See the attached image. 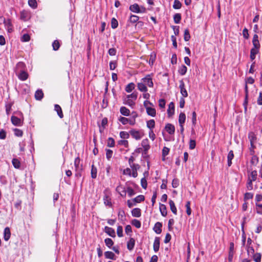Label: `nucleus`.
<instances>
[{
    "mask_svg": "<svg viewBox=\"0 0 262 262\" xmlns=\"http://www.w3.org/2000/svg\"><path fill=\"white\" fill-rule=\"evenodd\" d=\"M14 134L17 137H21L23 134V132L21 130L18 129V128H15L14 129Z\"/></svg>",
    "mask_w": 262,
    "mask_h": 262,
    "instance_id": "052dcab7",
    "label": "nucleus"
},
{
    "mask_svg": "<svg viewBox=\"0 0 262 262\" xmlns=\"http://www.w3.org/2000/svg\"><path fill=\"white\" fill-rule=\"evenodd\" d=\"M165 130L170 135H173L174 134L175 132V128L174 125H173L172 124L168 123L165 126Z\"/></svg>",
    "mask_w": 262,
    "mask_h": 262,
    "instance_id": "9b49d317",
    "label": "nucleus"
},
{
    "mask_svg": "<svg viewBox=\"0 0 262 262\" xmlns=\"http://www.w3.org/2000/svg\"><path fill=\"white\" fill-rule=\"evenodd\" d=\"M141 184L143 188L146 189L147 188V183L145 178H143L141 179Z\"/></svg>",
    "mask_w": 262,
    "mask_h": 262,
    "instance_id": "338daca9",
    "label": "nucleus"
},
{
    "mask_svg": "<svg viewBox=\"0 0 262 262\" xmlns=\"http://www.w3.org/2000/svg\"><path fill=\"white\" fill-rule=\"evenodd\" d=\"M187 70V67L185 65H182L180 67L178 72L180 75H184L186 74Z\"/></svg>",
    "mask_w": 262,
    "mask_h": 262,
    "instance_id": "c9c22d12",
    "label": "nucleus"
},
{
    "mask_svg": "<svg viewBox=\"0 0 262 262\" xmlns=\"http://www.w3.org/2000/svg\"><path fill=\"white\" fill-rule=\"evenodd\" d=\"M255 262H261V254L260 253H256L252 256Z\"/></svg>",
    "mask_w": 262,
    "mask_h": 262,
    "instance_id": "f704fd0d",
    "label": "nucleus"
},
{
    "mask_svg": "<svg viewBox=\"0 0 262 262\" xmlns=\"http://www.w3.org/2000/svg\"><path fill=\"white\" fill-rule=\"evenodd\" d=\"M30 37L29 35L28 34H24L21 39L22 41H25V42L28 41L30 40Z\"/></svg>",
    "mask_w": 262,
    "mask_h": 262,
    "instance_id": "774afa93",
    "label": "nucleus"
},
{
    "mask_svg": "<svg viewBox=\"0 0 262 262\" xmlns=\"http://www.w3.org/2000/svg\"><path fill=\"white\" fill-rule=\"evenodd\" d=\"M186 208V213L187 215H190L191 213V210L190 208V202L188 201L185 205Z\"/></svg>",
    "mask_w": 262,
    "mask_h": 262,
    "instance_id": "603ef678",
    "label": "nucleus"
},
{
    "mask_svg": "<svg viewBox=\"0 0 262 262\" xmlns=\"http://www.w3.org/2000/svg\"><path fill=\"white\" fill-rule=\"evenodd\" d=\"M160 211L162 216H165L167 215L166 207L165 205L160 204Z\"/></svg>",
    "mask_w": 262,
    "mask_h": 262,
    "instance_id": "cd10ccee",
    "label": "nucleus"
},
{
    "mask_svg": "<svg viewBox=\"0 0 262 262\" xmlns=\"http://www.w3.org/2000/svg\"><path fill=\"white\" fill-rule=\"evenodd\" d=\"M169 204L170 206V209L172 213L174 214H177V208L175 206L174 203L172 200H169Z\"/></svg>",
    "mask_w": 262,
    "mask_h": 262,
    "instance_id": "c85d7f7f",
    "label": "nucleus"
},
{
    "mask_svg": "<svg viewBox=\"0 0 262 262\" xmlns=\"http://www.w3.org/2000/svg\"><path fill=\"white\" fill-rule=\"evenodd\" d=\"M12 163L15 168H19L20 167V163L18 159H13L12 161Z\"/></svg>",
    "mask_w": 262,
    "mask_h": 262,
    "instance_id": "49530a36",
    "label": "nucleus"
},
{
    "mask_svg": "<svg viewBox=\"0 0 262 262\" xmlns=\"http://www.w3.org/2000/svg\"><path fill=\"white\" fill-rule=\"evenodd\" d=\"M179 87L180 89V92L182 95L184 97H187L188 96V93L185 89L184 82L182 80L180 81Z\"/></svg>",
    "mask_w": 262,
    "mask_h": 262,
    "instance_id": "20e7f679",
    "label": "nucleus"
},
{
    "mask_svg": "<svg viewBox=\"0 0 262 262\" xmlns=\"http://www.w3.org/2000/svg\"><path fill=\"white\" fill-rule=\"evenodd\" d=\"M155 126V122L154 120L151 119L147 122V127L149 128L150 130H152Z\"/></svg>",
    "mask_w": 262,
    "mask_h": 262,
    "instance_id": "e433bc0d",
    "label": "nucleus"
},
{
    "mask_svg": "<svg viewBox=\"0 0 262 262\" xmlns=\"http://www.w3.org/2000/svg\"><path fill=\"white\" fill-rule=\"evenodd\" d=\"M126 191L128 194V195L129 197L134 195L135 194V191L134 190V189L130 187H127V188L126 189Z\"/></svg>",
    "mask_w": 262,
    "mask_h": 262,
    "instance_id": "6e6d98bb",
    "label": "nucleus"
},
{
    "mask_svg": "<svg viewBox=\"0 0 262 262\" xmlns=\"http://www.w3.org/2000/svg\"><path fill=\"white\" fill-rule=\"evenodd\" d=\"M107 145L108 147H112L115 145V141L113 138L110 137L107 141Z\"/></svg>",
    "mask_w": 262,
    "mask_h": 262,
    "instance_id": "8fccbe9b",
    "label": "nucleus"
},
{
    "mask_svg": "<svg viewBox=\"0 0 262 262\" xmlns=\"http://www.w3.org/2000/svg\"><path fill=\"white\" fill-rule=\"evenodd\" d=\"M174 113V103L171 102L168 105V108L167 109V114L169 117L172 116Z\"/></svg>",
    "mask_w": 262,
    "mask_h": 262,
    "instance_id": "9d476101",
    "label": "nucleus"
},
{
    "mask_svg": "<svg viewBox=\"0 0 262 262\" xmlns=\"http://www.w3.org/2000/svg\"><path fill=\"white\" fill-rule=\"evenodd\" d=\"M105 205L111 207L112 206L111 200L108 196L105 195L103 198Z\"/></svg>",
    "mask_w": 262,
    "mask_h": 262,
    "instance_id": "37998d69",
    "label": "nucleus"
},
{
    "mask_svg": "<svg viewBox=\"0 0 262 262\" xmlns=\"http://www.w3.org/2000/svg\"><path fill=\"white\" fill-rule=\"evenodd\" d=\"M190 39V35L189 34V31L188 29H186L184 31V39L185 41H187L189 40Z\"/></svg>",
    "mask_w": 262,
    "mask_h": 262,
    "instance_id": "a19ab883",
    "label": "nucleus"
},
{
    "mask_svg": "<svg viewBox=\"0 0 262 262\" xmlns=\"http://www.w3.org/2000/svg\"><path fill=\"white\" fill-rule=\"evenodd\" d=\"M54 110L57 112L60 118H62L63 117L62 109L58 104L54 105Z\"/></svg>",
    "mask_w": 262,
    "mask_h": 262,
    "instance_id": "dca6fc26",
    "label": "nucleus"
},
{
    "mask_svg": "<svg viewBox=\"0 0 262 262\" xmlns=\"http://www.w3.org/2000/svg\"><path fill=\"white\" fill-rule=\"evenodd\" d=\"M248 138L250 141L251 148H254V143L256 140V135L253 132H251L248 134Z\"/></svg>",
    "mask_w": 262,
    "mask_h": 262,
    "instance_id": "6e6552de",
    "label": "nucleus"
},
{
    "mask_svg": "<svg viewBox=\"0 0 262 262\" xmlns=\"http://www.w3.org/2000/svg\"><path fill=\"white\" fill-rule=\"evenodd\" d=\"M120 111L121 114L125 116H128L129 115L130 111L125 106H122L120 107Z\"/></svg>",
    "mask_w": 262,
    "mask_h": 262,
    "instance_id": "a878e982",
    "label": "nucleus"
},
{
    "mask_svg": "<svg viewBox=\"0 0 262 262\" xmlns=\"http://www.w3.org/2000/svg\"><path fill=\"white\" fill-rule=\"evenodd\" d=\"M253 194L251 192H246L244 195V200H248L253 198Z\"/></svg>",
    "mask_w": 262,
    "mask_h": 262,
    "instance_id": "69168bd1",
    "label": "nucleus"
},
{
    "mask_svg": "<svg viewBox=\"0 0 262 262\" xmlns=\"http://www.w3.org/2000/svg\"><path fill=\"white\" fill-rule=\"evenodd\" d=\"M234 158V154H233V151L232 150H230L228 154V156H227V162H228V166L229 167L231 166V164H232V160Z\"/></svg>",
    "mask_w": 262,
    "mask_h": 262,
    "instance_id": "6ab92c4d",
    "label": "nucleus"
},
{
    "mask_svg": "<svg viewBox=\"0 0 262 262\" xmlns=\"http://www.w3.org/2000/svg\"><path fill=\"white\" fill-rule=\"evenodd\" d=\"M133 171L132 176L134 178H136L138 176L137 170L139 169L140 166L139 164L133 165V166L130 167Z\"/></svg>",
    "mask_w": 262,
    "mask_h": 262,
    "instance_id": "4468645a",
    "label": "nucleus"
},
{
    "mask_svg": "<svg viewBox=\"0 0 262 262\" xmlns=\"http://www.w3.org/2000/svg\"><path fill=\"white\" fill-rule=\"evenodd\" d=\"M160 239L159 237H156L153 245V249L155 252H157L160 248Z\"/></svg>",
    "mask_w": 262,
    "mask_h": 262,
    "instance_id": "1a4fd4ad",
    "label": "nucleus"
},
{
    "mask_svg": "<svg viewBox=\"0 0 262 262\" xmlns=\"http://www.w3.org/2000/svg\"><path fill=\"white\" fill-rule=\"evenodd\" d=\"M118 21L115 18H113L111 20V26L113 29H115L118 27Z\"/></svg>",
    "mask_w": 262,
    "mask_h": 262,
    "instance_id": "5fc2aeb1",
    "label": "nucleus"
},
{
    "mask_svg": "<svg viewBox=\"0 0 262 262\" xmlns=\"http://www.w3.org/2000/svg\"><path fill=\"white\" fill-rule=\"evenodd\" d=\"M132 214L134 217H140L141 215V209L138 208L133 209L132 211Z\"/></svg>",
    "mask_w": 262,
    "mask_h": 262,
    "instance_id": "aec40b11",
    "label": "nucleus"
},
{
    "mask_svg": "<svg viewBox=\"0 0 262 262\" xmlns=\"http://www.w3.org/2000/svg\"><path fill=\"white\" fill-rule=\"evenodd\" d=\"M141 145L144 149V154H146L150 148L148 140L147 139H143L142 141Z\"/></svg>",
    "mask_w": 262,
    "mask_h": 262,
    "instance_id": "0eeeda50",
    "label": "nucleus"
},
{
    "mask_svg": "<svg viewBox=\"0 0 262 262\" xmlns=\"http://www.w3.org/2000/svg\"><path fill=\"white\" fill-rule=\"evenodd\" d=\"M173 20L176 24H179L181 20V15L180 13H176L173 16Z\"/></svg>",
    "mask_w": 262,
    "mask_h": 262,
    "instance_id": "4c0bfd02",
    "label": "nucleus"
},
{
    "mask_svg": "<svg viewBox=\"0 0 262 262\" xmlns=\"http://www.w3.org/2000/svg\"><path fill=\"white\" fill-rule=\"evenodd\" d=\"M139 19V17L138 16L135 15H132L130 16L129 20H130V23H135L137 21H138Z\"/></svg>",
    "mask_w": 262,
    "mask_h": 262,
    "instance_id": "864d4df0",
    "label": "nucleus"
},
{
    "mask_svg": "<svg viewBox=\"0 0 262 262\" xmlns=\"http://www.w3.org/2000/svg\"><path fill=\"white\" fill-rule=\"evenodd\" d=\"M11 120L12 123L15 126H20L23 124V121L16 116H12L11 118Z\"/></svg>",
    "mask_w": 262,
    "mask_h": 262,
    "instance_id": "39448f33",
    "label": "nucleus"
},
{
    "mask_svg": "<svg viewBox=\"0 0 262 262\" xmlns=\"http://www.w3.org/2000/svg\"><path fill=\"white\" fill-rule=\"evenodd\" d=\"M110 69L111 70H113L115 69L117 67V62L116 61H111L110 62Z\"/></svg>",
    "mask_w": 262,
    "mask_h": 262,
    "instance_id": "680f3d73",
    "label": "nucleus"
},
{
    "mask_svg": "<svg viewBox=\"0 0 262 262\" xmlns=\"http://www.w3.org/2000/svg\"><path fill=\"white\" fill-rule=\"evenodd\" d=\"M137 96L138 93L134 92L131 94L127 95L126 99L124 100V103L132 107H134L135 104V101L137 99Z\"/></svg>",
    "mask_w": 262,
    "mask_h": 262,
    "instance_id": "f257e3e1",
    "label": "nucleus"
},
{
    "mask_svg": "<svg viewBox=\"0 0 262 262\" xmlns=\"http://www.w3.org/2000/svg\"><path fill=\"white\" fill-rule=\"evenodd\" d=\"M140 7L137 4H133L129 7V10L135 13H140Z\"/></svg>",
    "mask_w": 262,
    "mask_h": 262,
    "instance_id": "393cba45",
    "label": "nucleus"
},
{
    "mask_svg": "<svg viewBox=\"0 0 262 262\" xmlns=\"http://www.w3.org/2000/svg\"><path fill=\"white\" fill-rule=\"evenodd\" d=\"M132 224L137 228L141 227V223L139 220L134 219L132 221Z\"/></svg>",
    "mask_w": 262,
    "mask_h": 262,
    "instance_id": "4d7b16f0",
    "label": "nucleus"
},
{
    "mask_svg": "<svg viewBox=\"0 0 262 262\" xmlns=\"http://www.w3.org/2000/svg\"><path fill=\"white\" fill-rule=\"evenodd\" d=\"M182 7V4L179 0H174L173 5V8L174 9H179Z\"/></svg>",
    "mask_w": 262,
    "mask_h": 262,
    "instance_id": "ea45409f",
    "label": "nucleus"
},
{
    "mask_svg": "<svg viewBox=\"0 0 262 262\" xmlns=\"http://www.w3.org/2000/svg\"><path fill=\"white\" fill-rule=\"evenodd\" d=\"M104 256L106 258H109L111 259H115V254L111 251H106L104 252Z\"/></svg>",
    "mask_w": 262,
    "mask_h": 262,
    "instance_id": "c756f323",
    "label": "nucleus"
},
{
    "mask_svg": "<svg viewBox=\"0 0 262 262\" xmlns=\"http://www.w3.org/2000/svg\"><path fill=\"white\" fill-rule=\"evenodd\" d=\"M129 134L136 140H140L143 136L142 133L135 129L130 130Z\"/></svg>",
    "mask_w": 262,
    "mask_h": 262,
    "instance_id": "7ed1b4c3",
    "label": "nucleus"
},
{
    "mask_svg": "<svg viewBox=\"0 0 262 262\" xmlns=\"http://www.w3.org/2000/svg\"><path fill=\"white\" fill-rule=\"evenodd\" d=\"M253 48L256 49H260V45L258 40V36L257 34H254L252 39Z\"/></svg>",
    "mask_w": 262,
    "mask_h": 262,
    "instance_id": "423d86ee",
    "label": "nucleus"
},
{
    "mask_svg": "<svg viewBox=\"0 0 262 262\" xmlns=\"http://www.w3.org/2000/svg\"><path fill=\"white\" fill-rule=\"evenodd\" d=\"M97 170L94 165H92L91 168V177L93 179H95L97 177Z\"/></svg>",
    "mask_w": 262,
    "mask_h": 262,
    "instance_id": "58836bf2",
    "label": "nucleus"
},
{
    "mask_svg": "<svg viewBox=\"0 0 262 262\" xmlns=\"http://www.w3.org/2000/svg\"><path fill=\"white\" fill-rule=\"evenodd\" d=\"M186 120V116L184 113H181L179 117V123L180 124H183Z\"/></svg>",
    "mask_w": 262,
    "mask_h": 262,
    "instance_id": "473e14b6",
    "label": "nucleus"
},
{
    "mask_svg": "<svg viewBox=\"0 0 262 262\" xmlns=\"http://www.w3.org/2000/svg\"><path fill=\"white\" fill-rule=\"evenodd\" d=\"M162 223L160 222H157L154 227L153 230L157 234H160L162 232Z\"/></svg>",
    "mask_w": 262,
    "mask_h": 262,
    "instance_id": "ddd939ff",
    "label": "nucleus"
},
{
    "mask_svg": "<svg viewBox=\"0 0 262 262\" xmlns=\"http://www.w3.org/2000/svg\"><path fill=\"white\" fill-rule=\"evenodd\" d=\"M135 241L133 238H130L127 242V247L129 250H132L135 246Z\"/></svg>",
    "mask_w": 262,
    "mask_h": 262,
    "instance_id": "412c9836",
    "label": "nucleus"
},
{
    "mask_svg": "<svg viewBox=\"0 0 262 262\" xmlns=\"http://www.w3.org/2000/svg\"><path fill=\"white\" fill-rule=\"evenodd\" d=\"M135 89V84L133 82L129 83L125 87V91L127 93L131 92Z\"/></svg>",
    "mask_w": 262,
    "mask_h": 262,
    "instance_id": "72a5a7b5",
    "label": "nucleus"
},
{
    "mask_svg": "<svg viewBox=\"0 0 262 262\" xmlns=\"http://www.w3.org/2000/svg\"><path fill=\"white\" fill-rule=\"evenodd\" d=\"M257 171L256 170L252 171L250 176H249L248 180H251V181H255L257 178Z\"/></svg>",
    "mask_w": 262,
    "mask_h": 262,
    "instance_id": "7c9ffc66",
    "label": "nucleus"
},
{
    "mask_svg": "<svg viewBox=\"0 0 262 262\" xmlns=\"http://www.w3.org/2000/svg\"><path fill=\"white\" fill-rule=\"evenodd\" d=\"M169 152V149L168 147H164L162 149V160H165V157L167 156Z\"/></svg>",
    "mask_w": 262,
    "mask_h": 262,
    "instance_id": "c03bdc74",
    "label": "nucleus"
},
{
    "mask_svg": "<svg viewBox=\"0 0 262 262\" xmlns=\"http://www.w3.org/2000/svg\"><path fill=\"white\" fill-rule=\"evenodd\" d=\"M120 137L123 139H127L129 137V134L126 132L122 131L120 133Z\"/></svg>",
    "mask_w": 262,
    "mask_h": 262,
    "instance_id": "3c124183",
    "label": "nucleus"
},
{
    "mask_svg": "<svg viewBox=\"0 0 262 262\" xmlns=\"http://www.w3.org/2000/svg\"><path fill=\"white\" fill-rule=\"evenodd\" d=\"M246 249H247V254L249 256H252L253 254H255L254 248L252 247L249 246H247Z\"/></svg>",
    "mask_w": 262,
    "mask_h": 262,
    "instance_id": "79ce46f5",
    "label": "nucleus"
},
{
    "mask_svg": "<svg viewBox=\"0 0 262 262\" xmlns=\"http://www.w3.org/2000/svg\"><path fill=\"white\" fill-rule=\"evenodd\" d=\"M43 97V93L41 90H38L35 93V98L37 100H41Z\"/></svg>",
    "mask_w": 262,
    "mask_h": 262,
    "instance_id": "a211bd4d",
    "label": "nucleus"
},
{
    "mask_svg": "<svg viewBox=\"0 0 262 262\" xmlns=\"http://www.w3.org/2000/svg\"><path fill=\"white\" fill-rule=\"evenodd\" d=\"M147 114L152 117H155L156 115V111L154 108L148 107L146 108Z\"/></svg>",
    "mask_w": 262,
    "mask_h": 262,
    "instance_id": "bb28decb",
    "label": "nucleus"
},
{
    "mask_svg": "<svg viewBox=\"0 0 262 262\" xmlns=\"http://www.w3.org/2000/svg\"><path fill=\"white\" fill-rule=\"evenodd\" d=\"M11 236L10 230L9 227H6L4 231V238L6 241H8Z\"/></svg>",
    "mask_w": 262,
    "mask_h": 262,
    "instance_id": "2eb2a0df",
    "label": "nucleus"
},
{
    "mask_svg": "<svg viewBox=\"0 0 262 262\" xmlns=\"http://www.w3.org/2000/svg\"><path fill=\"white\" fill-rule=\"evenodd\" d=\"M119 120L123 125H125L128 123L129 119L124 117H120L119 119Z\"/></svg>",
    "mask_w": 262,
    "mask_h": 262,
    "instance_id": "13d9d810",
    "label": "nucleus"
},
{
    "mask_svg": "<svg viewBox=\"0 0 262 262\" xmlns=\"http://www.w3.org/2000/svg\"><path fill=\"white\" fill-rule=\"evenodd\" d=\"M245 101L244 102V105L245 107V110H246V105L248 104V88L247 84L245 83Z\"/></svg>",
    "mask_w": 262,
    "mask_h": 262,
    "instance_id": "b1692460",
    "label": "nucleus"
},
{
    "mask_svg": "<svg viewBox=\"0 0 262 262\" xmlns=\"http://www.w3.org/2000/svg\"><path fill=\"white\" fill-rule=\"evenodd\" d=\"M28 5L33 9H35L37 7V4L36 0H29Z\"/></svg>",
    "mask_w": 262,
    "mask_h": 262,
    "instance_id": "de8ad7c7",
    "label": "nucleus"
},
{
    "mask_svg": "<svg viewBox=\"0 0 262 262\" xmlns=\"http://www.w3.org/2000/svg\"><path fill=\"white\" fill-rule=\"evenodd\" d=\"M28 17V13L25 11H23L20 12V18L24 20H26Z\"/></svg>",
    "mask_w": 262,
    "mask_h": 262,
    "instance_id": "0e129e2a",
    "label": "nucleus"
},
{
    "mask_svg": "<svg viewBox=\"0 0 262 262\" xmlns=\"http://www.w3.org/2000/svg\"><path fill=\"white\" fill-rule=\"evenodd\" d=\"M18 77L21 80H26L28 77V74L24 71H21L18 74Z\"/></svg>",
    "mask_w": 262,
    "mask_h": 262,
    "instance_id": "f3484780",
    "label": "nucleus"
},
{
    "mask_svg": "<svg viewBox=\"0 0 262 262\" xmlns=\"http://www.w3.org/2000/svg\"><path fill=\"white\" fill-rule=\"evenodd\" d=\"M137 87L138 90L141 92H147V88L146 86L142 82L138 83Z\"/></svg>",
    "mask_w": 262,
    "mask_h": 262,
    "instance_id": "4be33fe9",
    "label": "nucleus"
},
{
    "mask_svg": "<svg viewBox=\"0 0 262 262\" xmlns=\"http://www.w3.org/2000/svg\"><path fill=\"white\" fill-rule=\"evenodd\" d=\"M53 49L54 51H57L60 47V43L57 40H55L52 43Z\"/></svg>",
    "mask_w": 262,
    "mask_h": 262,
    "instance_id": "09e8293b",
    "label": "nucleus"
},
{
    "mask_svg": "<svg viewBox=\"0 0 262 262\" xmlns=\"http://www.w3.org/2000/svg\"><path fill=\"white\" fill-rule=\"evenodd\" d=\"M142 81L145 85H147L150 88H152L154 86L152 78L150 75H147L145 77L142 79Z\"/></svg>",
    "mask_w": 262,
    "mask_h": 262,
    "instance_id": "f03ea898",
    "label": "nucleus"
},
{
    "mask_svg": "<svg viewBox=\"0 0 262 262\" xmlns=\"http://www.w3.org/2000/svg\"><path fill=\"white\" fill-rule=\"evenodd\" d=\"M4 24L9 32L12 31V24L10 19H7Z\"/></svg>",
    "mask_w": 262,
    "mask_h": 262,
    "instance_id": "5701e85b",
    "label": "nucleus"
},
{
    "mask_svg": "<svg viewBox=\"0 0 262 262\" xmlns=\"http://www.w3.org/2000/svg\"><path fill=\"white\" fill-rule=\"evenodd\" d=\"M105 244L108 248H111L114 244V242L111 238H107L104 240Z\"/></svg>",
    "mask_w": 262,
    "mask_h": 262,
    "instance_id": "a18cd8bd",
    "label": "nucleus"
},
{
    "mask_svg": "<svg viewBox=\"0 0 262 262\" xmlns=\"http://www.w3.org/2000/svg\"><path fill=\"white\" fill-rule=\"evenodd\" d=\"M104 231L108 235L115 237L116 236L115 231L114 229L112 228L106 226L104 228Z\"/></svg>",
    "mask_w": 262,
    "mask_h": 262,
    "instance_id": "f8f14e48",
    "label": "nucleus"
},
{
    "mask_svg": "<svg viewBox=\"0 0 262 262\" xmlns=\"http://www.w3.org/2000/svg\"><path fill=\"white\" fill-rule=\"evenodd\" d=\"M118 144L124 146L125 147H127L128 146V142L125 140H121L118 141Z\"/></svg>",
    "mask_w": 262,
    "mask_h": 262,
    "instance_id": "e2e57ef3",
    "label": "nucleus"
},
{
    "mask_svg": "<svg viewBox=\"0 0 262 262\" xmlns=\"http://www.w3.org/2000/svg\"><path fill=\"white\" fill-rule=\"evenodd\" d=\"M117 233L119 237H122L123 236V229L122 226H119L117 227Z\"/></svg>",
    "mask_w": 262,
    "mask_h": 262,
    "instance_id": "bf43d9fd",
    "label": "nucleus"
},
{
    "mask_svg": "<svg viewBox=\"0 0 262 262\" xmlns=\"http://www.w3.org/2000/svg\"><path fill=\"white\" fill-rule=\"evenodd\" d=\"M145 197L143 195H139L133 200V201L135 203H139L143 201Z\"/></svg>",
    "mask_w": 262,
    "mask_h": 262,
    "instance_id": "2f4dec72",
    "label": "nucleus"
}]
</instances>
